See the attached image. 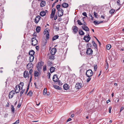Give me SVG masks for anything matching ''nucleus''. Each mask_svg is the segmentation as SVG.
Here are the masks:
<instances>
[{
  "label": "nucleus",
  "mask_w": 124,
  "mask_h": 124,
  "mask_svg": "<svg viewBox=\"0 0 124 124\" xmlns=\"http://www.w3.org/2000/svg\"><path fill=\"white\" fill-rule=\"evenodd\" d=\"M43 70L44 71L46 70V66L45 65L43 67Z\"/></svg>",
  "instance_id": "nucleus-45"
},
{
  "label": "nucleus",
  "mask_w": 124,
  "mask_h": 124,
  "mask_svg": "<svg viewBox=\"0 0 124 124\" xmlns=\"http://www.w3.org/2000/svg\"><path fill=\"white\" fill-rule=\"evenodd\" d=\"M56 11V9L55 8H53L52 11V13L50 15V18H53L54 16L55 12Z\"/></svg>",
  "instance_id": "nucleus-7"
},
{
  "label": "nucleus",
  "mask_w": 124,
  "mask_h": 124,
  "mask_svg": "<svg viewBox=\"0 0 124 124\" xmlns=\"http://www.w3.org/2000/svg\"><path fill=\"white\" fill-rule=\"evenodd\" d=\"M105 68L107 70L108 68V63L106 62V64L105 66Z\"/></svg>",
  "instance_id": "nucleus-41"
},
{
  "label": "nucleus",
  "mask_w": 124,
  "mask_h": 124,
  "mask_svg": "<svg viewBox=\"0 0 124 124\" xmlns=\"http://www.w3.org/2000/svg\"><path fill=\"white\" fill-rule=\"evenodd\" d=\"M27 69H31L33 67V64L31 63H30L28 64L27 65Z\"/></svg>",
  "instance_id": "nucleus-16"
},
{
  "label": "nucleus",
  "mask_w": 124,
  "mask_h": 124,
  "mask_svg": "<svg viewBox=\"0 0 124 124\" xmlns=\"http://www.w3.org/2000/svg\"><path fill=\"white\" fill-rule=\"evenodd\" d=\"M22 91H21V92L20 93V95L21 96H22V94L24 92V91H25L24 89H22Z\"/></svg>",
  "instance_id": "nucleus-38"
},
{
  "label": "nucleus",
  "mask_w": 124,
  "mask_h": 124,
  "mask_svg": "<svg viewBox=\"0 0 124 124\" xmlns=\"http://www.w3.org/2000/svg\"><path fill=\"white\" fill-rule=\"evenodd\" d=\"M21 104L20 103H19L18 104V106H17V107L18 108H19L21 106Z\"/></svg>",
  "instance_id": "nucleus-56"
},
{
  "label": "nucleus",
  "mask_w": 124,
  "mask_h": 124,
  "mask_svg": "<svg viewBox=\"0 0 124 124\" xmlns=\"http://www.w3.org/2000/svg\"><path fill=\"white\" fill-rule=\"evenodd\" d=\"M111 47V46L110 45L108 44L106 46V48L107 50H109Z\"/></svg>",
  "instance_id": "nucleus-31"
},
{
  "label": "nucleus",
  "mask_w": 124,
  "mask_h": 124,
  "mask_svg": "<svg viewBox=\"0 0 124 124\" xmlns=\"http://www.w3.org/2000/svg\"><path fill=\"white\" fill-rule=\"evenodd\" d=\"M115 10L113 9H111L109 12V13L111 14H113L115 12Z\"/></svg>",
  "instance_id": "nucleus-36"
},
{
  "label": "nucleus",
  "mask_w": 124,
  "mask_h": 124,
  "mask_svg": "<svg viewBox=\"0 0 124 124\" xmlns=\"http://www.w3.org/2000/svg\"><path fill=\"white\" fill-rule=\"evenodd\" d=\"M40 16H37L36 17L34 20L35 22L36 23H38L40 20Z\"/></svg>",
  "instance_id": "nucleus-10"
},
{
  "label": "nucleus",
  "mask_w": 124,
  "mask_h": 124,
  "mask_svg": "<svg viewBox=\"0 0 124 124\" xmlns=\"http://www.w3.org/2000/svg\"><path fill=\"white\" fill-rule=\"evenodd\" d=\"M39 75V73L36 71H35L34 74V75L35 77H38Z\"/></svg>",
  "instance_id": "nucleus-30"
},
{
  "label": "nucleus",
  "mask_w": 124,
  "mask_h": 124,
  "mask_svg": "<svg viewBox=\"0 0 124 124\" xmlns=\"http://www.w3.org/2000/svg\"><path fill=\"white\" fill-rule=\"evenodd\" d=\"M47 33L46 34V36L47 39H49V34L48 32L47 31Z\"/></svg>",
  "instance_id": "nucleus-42"
},
{
  "label": "nucleus",
  "mask_w": 124,
  "mask_h": 124,
  "mask_svg": "<svg viewBox=\"0 0 124 124\" xmlns=\"http://www.w3.org/2000/svg\"><path fill=\"white\" fill-rule=\"evenodd\" d=\"M82 28L83 30L86 31H89V29L87 26H82Z\"/></svg>",
  "instance_id": "nucleus-22"
},
{
  "label": "nucleus",
  "mask_w": 124,
  "mask_h": 124,
  "mask_svg": "<svg viewBox=\"0 0 124 124\" xmlns=\"http://www.w3.org/2000/svg\"><path fill=\"white\" fill-rule=\"evenodd\" d=\"M55 3L54 2L53 3L52 6V7H53L55 5Z\"/></svg>",
  "instance_id": "nucleus-64"
},
{
  "label": "nucleus",
  "mask_w": 124,
  "mask_h": 124,
  "mask_svg": "<svg viewBox=\"0 0 124 124\" xmlns=\"http://www.w3.org/2000/svg\"><path fill=\"white\" fill-rule=\"evenodd\" d=\"M53 65V63L52 62H48L47 65L48 66H51Z\"/></svg>",
  "instance_id": "nucleus-33"
},
{
  "label": "nucleus",
  "mask_w": 124,
  "mask_h": 124,
  "mask_svg": "<svg viewBox=\"0 0 124 124\" xmlns=\"http://www.w3.org/2000/svg\"><path fill=\"white\" fill-rule=\"evenodd\" d=\"M94 38L96 39L97 41L100 44V41H99L98 39H97V38L95 37H94Z\"/></svg>",
  "instance_id": "nucleus-59"
},
{
  "label": "nucleus",
  "mask_w": 124,
  "mask_h": 124,
  "mask_svg": "<svg viewBox=\"0 0 124 124\" xmlns=\"http://www.w3.org/2000/svg\"><path fill=\"white\" fill-rule=\"evenodd\" d=\"M54 55H50L49 57V59H54Z\"/></svg>",
  "instance_id": "nucleus-37"
},
{
  "label": "nucleus",
  "mask_w": 124,
  "mask_h": 124,
  "mask_svg": "<svg viewBox=\"0 0 124 124\" xmlns=\"http://www.w3.org/2000/svg\"><path fill=\"white\" fill-rule=\"evenodd\" d=\"M62 7L64 8H67L69 6L68 4L64 2L62 4Z\"/></svg>",
  "instance_id": "nucleus-19"
},
{
  "label": "nucleus",
  "mask_w": 124,
  "mask_h": 124,
  "mask_svg": "<svg viewBox=\"0 0 124 124\" xmlns=\"http://www.w3.org/2000/svg\"><path fill=\"white\" fill-rule=\"evenodd\" d=\"M56 52V49L55 48H53L51 51V53L52 55H54Z\"/></svg>",
  "instance_id": "nucleus-15"
},
{
  "label": "nucleus",
  "mask_w": 124,
  "mask_h": 124,
  "mask_svg": "<svg viewBox=\"0 0 124 124\" xmlns=\"http://www.w3.org/2000/svg\"><path fill=\"white\" fill-rule=\"evenodd\" d=\"M79 33L80 35H84L85 34L83 31L81 30H79Z\"/></svg>",
  "instance_id": "nucleus-26"
},
{
  "label": "nucleus",
  "mask_w": 124,
  "mask_h": 124,
  "mask_svg": "<svg viewBox=\"0 0 124 124\" xmlns=\"http://www.w3.org/2000/svg\"><path fill=\"white\" fill-rule=\"evenodd\" d=\"M63 87L64 89L65 90H67L69 89V85L67 84H65L63 86Z\"/></svg>",
  "instance_id": "nucleus-18"
},
{
  "label": "nucleus",
  "mask_w": 124,
  "mask_h": 124,
  "mask_svg": "<svg viewBox=\"0 0 124 124\" xmlns=\"http://www.w3.org/2000/svg\"><path fill=\"white\" fill-rule=\"evenodd\" d=\"M40 27L39 26H38L36 28V30L37 32H39L40 30Z\"/></svg>",
  "instance_id": "nucleus-28"
},
{
  "label": "nucleus",
  "mask_w": 124,
  "mask_h": 124,
  "mask_svg": "<svg viewBox=\"0 0 124 124\" xmlns=\"http://www.w3.org/2000/svg\"><path fill=\"white\" fill-rule=\"evenodd\" d=\"M34 58V56H30L29 57V60L31 62H32Z\"/></svg>",
  "instance_id": "nucleus-23"
},
{
  "label": "nucleus",
  "mask_w": 124,
  "mask_h": 124,
  "mask_svg": "<svg viewBox=\"0 0 124 124\" xmlns=\"http://www.w3.org/2000/svg\"><path fill=\"white\" fill-rule=\"evenodd\" d=\"M29 53L30 56H33L35 54V52L33 50H31L29 51Z\"/></svg>",
  "instance_id": "nucleus-21"
},
{
  "label": "nucleus",
  "mask_w": 124,
  "mask_h": 124,
  "mask_svg": "<svg viewBox=\"0 0 124 124\" xmlns=\"http://www.w3.org/2000/svg\"><path fill=\"white\" fill-rule=\"evenodd\" d=\"M34 84L35 85V86L36 88H38V87L36 85V82L34 83Z\"/></svg>",
  "instance_id": "nucleus-61"
},
{
  "label": "nucleus",
  "mask_w": 124,
  "mask_h": 124,
  "mask_svg": "<svg viewBox=\"0 0 124 124\" xmlns=\"http://www.w3.org/2000/svg\"><path fill=\"white\" fill-rule=\"evenodd\" d=\"M24 86V84L23 82H21L18 85H17L15 87V92L16 93H18L20 90L22 89Z\"/></svg>",
  "instance_id": "nucleus-1"
},
{
  "label": "nucleus",
  "mask_w": 124,
  "mask_h": 124,
  "mask_svg": "<svg viewBox=\"0 0 124 124\" xmlns=\"http://www.w3.org/2000/svg\"><path fill=\"white\" fill-rule=\"evenodd\" d=\"M120 1L119 0H118L117 1V3L118 5H120Z\"/></svg>",
  "instance_id": "nucleus-53"
},
{
  "label": "nucleus",
  "mask_w": 124,
  "mask_h": 124,
  "mask_svg": "<svg viewBox=\"0 0 124 124\" xmlns=\"http://www.w3.org/2000/svg\"><path fill=\"white\" fill-rule=\"evenodd\" d=\"M87 79V82H89L91 79V78L90 77H88Z\"/></svg>",
  "instance_id": "nucleus-46"
},
{
  "label": "nucleus",
  "mask_w": 124,
  "mask_h": 124,
  "mask_svg": "<svg viewBox=\"0 0 124 124\" xmlns=\"http://www.w3.org/2000/svg\"><path fill=\"white\" fill-rule=\"evenodd\" d=\"M47 92V89L46 88H44L43 91V94L44 95H46V93Z\"/></svg>",
  "instance_id": "nucleus-32"
},
{
  "label": "nucleus",
  "mask_w": 124,
  "mask_h": 124,
  "mask_svg": "<svg viewBox=\"0 0 124 124\" xmlns=\"http://www.w3.org/2000/svg\"><path fill=\"white\" fill-rule=\"evenodd\" d=\"M78 28L75 26H73L72 28V30H73V32L74 34H76L78 31Z\"/></svg>",
  "instance_id": "nucleus-6"
},
{
  "label": "nucleus",
  "mask_w": 124,
  "mask_h": 124,
  "mask_svg": "<svg viewBox=\"0 0 124 124\" xmlns=\"http://www.w3.org/2000/svg\"><path fill=\"white\" fill-rule=\"evenodd\" d=\"M93 72L91 70H87L86 72V75L88 77H90L93 74Z\"/></svg>",
  "instance_id": "nucleus-3"
},
{
  "label": "nucleus",
  "mask_w": 124,
  "mask_h": 124,
  "mask_svg": "<svg viewBox=\"0 0 124 124\" xmlns=\"http://www.w3.org/2000/svg\"><path fill=\"white\" fill-rule=\"evenodd\" d=\"M46 2L44 0L42 1L41 2L40 4V6L41 7H43L45 6Z\"/></svg>",
  "instance_id": "nucleus-20"
},
{
  "label": "nucleus",
  "mask_w": 124,
  "mask_h": 124,
  "mask_svg": "<svg viewBox=\"0 0 124 124\" xmlns=\"http://www.w3.org/2000/svg\"><path fill=\"white\" fill-rule=\"evenodd\" d=\"M93 14L95 17L96 18H98V14L94 12H93Z\"/></svg>",
  "instance_id": "nucleus-40"
},
{
  "label": "nucleus",
  "mask_w": 124,
  "mask_h": 124,
  "mask_svg": "<svg viewBox=\"0 0 124 124\" xmlns=\"http://www.w3.org/2000/svg\"><path fill=\"white\" fill-rule=\"evenodd\" d=\"M112 108V107L110 106L109 108V113H111V110Z\"/></svg>",
  "instance_id": "nucleus-49"
},
{
  "label": "nucleus",
  "mask_w": 124,
  "mask_h": 124,
  "mask_svg": "<svg viewBox=\"0 0 124 124\" xmlns=\"http://www.w3.org/2000/svg\"><path fill=\"white\" fill-rule=\"evenodd\" d=\"M82 14L83 16H86V17H87V14L86 12H84Z\"/></svg>",
  "instance_id": "nucleus-48"
},
{
  "label": "nucleus",
  "mask_w": 124,
  "mask_h": 124,
  "mask_svg": "<svg viewBox=\"0 0 124 124\" xmlns=\"http://www.w3.org/2000/svg\"><path fill=\"white\" fill-rule=\"evenodd\" d=\"M59 36L58 35L54 36L52 38V40L54 41L58 38Z\"/></svg>",
  "instance_id": "nucleus-29"
},
{
  "label": "nucleus",
  "mask_w": 124,
  "mask_h": 124,
  "mask_svg": "<svg viewBox=\"0 0 124 124\" xmlns=\"http://www.w3.org/2000/svg\"><path fill=\"white\" fill-rule=\"evenodd\" d=\"M19 120L16 121V122H15L16 124L18 123H19Z\"/></svg>",
  "instance_id": "nucleus-63"
},
{
  "label": "nucleus",
  "mask_w": 124,
  "mask_h": 124,
  "mask_svg": "<svg viewBox=\"0 0 124 124\" xmlns=\"http://www.w3.org/2000/svg\"><path fill=\"white\" fill-rule=\"evenodd\" d=\"M55 68L54 67H51L50 69V72L51 73H52L54 71Z\"/></svg>",
  "instance_id": "nucleus-24"
},
{
  "label": "nucleus",
  "mask_w": 124,
  "mask_h": 124,
  "mask_svg": "<svg viewBox=\"0 0 124 124\" xmlns=\"http://www.w3.org/2000/svg\"><path fill=\"white\" fill-rule=\"evenodd\" d=\"M93 22L94 24L96 25H98L100 23H103V21H93Z\"/></svg>",
  "instance_id": "nucleus-17"
},
{
  "label": "nucleus",
  "mask_w": 124,
  "mask_h": 124,
  "mask_svg": "<svg viewBox=\"0 0 124 124\" xmlns=\"http://www.w3.org/2000/svg\"><path fill=\"white\" fill-rule=\"evenodd\" d=\"M89 16H90V18L91 17V19L92 20H93V17L92 15L90 14Z\"/></svg>",
  "instance_id": "nucleus-50"
},
{
  "label": "nucleus",
  "mask_w": 124,
  "mask_h": 124,
  "mask_svg": "<svg viewBox=\"0 0 124 124\" xmlns=\"http://www.w3.org/2000/svg\"><path fill=\"white\" fill-rule=\"evenodd\" d=\"M91 38L90 37L89 35L88 34V35L86 36H85L84 39L86 41V42H88L89 41L90 39Z\"/></svg>",
  "instance_id": "nucleus-8"
},
{
  "label": "nucleus",
  "mask_w": 124,
  "mask_h": 124,
  "mask_svg": "<svg viewBox=\"0 0 124 124\" xmlns=\"http://www.w3.org/2000/svg\"><path fill=\"white\" fill-rule=\"evenodd\" d=\"M11 110L12 111L14 112V106L13 105L11 106Z\"/></svg>",
  "instance_id": "nucleus-47"
},
{
  "label": "nucleus",
  "mask_w": 124,
  "mask_h": 124,
  "mask_svg": "<svg viewBox=\"0 0 124 124\" xmlns=\"http://www.w3.org/2000/svg\"><path fill=\"white\" fill-rule=\"evenodd\" d=\"M53 86L54 88L56 89L59 90H61V88L57 85H53Z\"/></svg>",
  "instance_id": "nucleus-27"
},
{
  "label": "nucleus",
  "mask_w": 124,
  "mask_h": 124,
  "mask_svg": "<svg viewBox=\"0 0 124 124\" xmlns=\"http://www.w3.org/2000/svg\"><path fill=\"white\" fill-rule=\"evenodd\" d=\"M43 65V62L42 61L41 62H39L38 63L36 66L38 71H39L40 70L41 67Z\"/></svg>",
  "instance_id": "nucleus-2"
},
{
  "label": "nucleus",
  "mask_w": 124,
  "mask_h": 124,
  "mask_svg": "<svg viewBox=\"0 0 124 124\" xmlns=\"http://www.w3.org/2000/svg\"><path fill=\"white\" fill-rule=\"evenodd\" d=\"M61 6V5H58L56 6V8L58 10H60V9H62L61 8H60Z\"/></svg>",
  "instance_id": "nucleus-35"
},
{
  "label": "nucleus",
  "mask_w": 124,
  "mask_h": 124,
  "mask_svg": "<svg viewBox=\"0 0 124 124\" xmlns=\"http://www.w3.org/2000/svg\"><path fill=\"white\" fill-rule=\"evenodd\" d=\"M32 43L31 44L33 46L36 45L38 43V41L35 38H33L31 39Z\"/></svg>",
  "instance_id": "nucleus-4"
},
{
  "label": "nucleus",
  "mask_w": 124,
  "mask_h": 124,
  "mask_svg": "<svg viewBox=\"0 0 124 124\" xmlns=\"http://www.w3.org/2000/svg\"><path fill=\"white\" fill-rule=\"evenodd\" d=\"M15 94V91H12L10 92L9 95V98H12L14 94Z\"/></svg>",
  "instance_id": "nucleus-12"
},
{
  "label": "nucleus",
  "mask_w": 124,
  "mask_h": 124,
  "mask_svg": "<svg viewBox=\"0 0 124 124\" xmlns=\"http://www.w3.org/2000/svg\"><path fill=\"white\" fill-rule=\"evenodd\" d=\"M29 72L27 71H25L24 73L23 76L25 78H26L27 77L28 78L29 77Z\"/></svg>",
  "instance_id": "nucleus-14"
},
{
  "label": "nucleus",
  "mask_w": 124,
  "mask_h": 124,
  "mask_svg": "<svg viewBox=\"0 0 124 124\" xmlns=\"http://www.w3.org/2000/svg\"><path fill=\"white\" fill-rule=\"evenodd\" d=\"M32 95V92L31 91H30L28 93L27 95H29L30 96H31Z\"/></svg>",
  "instance_id": "nucleus-39"
},
{
  "label": "nucleus",
  "mask_w": 124,
  "mask_h": 124,
  "mask_svg": "<svg viewBox=\"0 0 124 124\" xmlns=\"http://www.w3.org/2000/svg\"><path fill=\"white\" fill-rule=\"evenodd\" d=\"M71 120V119L70 118H69L67 120V122H68L69 121H70Z\"/></svg>",
  "instance_id": "nucleus-57"
},
{
  "label": "nucleus",
  "mask_w": 124,
  "mask_h": 124,
  "mask_svg": "<svg viewBox=\"0 0 124 124\" xmlns=\"http://www.w3.org/2000/svg\"><path fill=\"white\" fill-rule=\"evenodd\" d=\"M9 104L8 102H7V104L6 105L5 107H9Z\"/></svg>",
  "instance_id": "nucleus-54"
},
{
  "label": "nucleus",
  "mask_w": 124,
  "mask_h": 124,
  "mask_svg": "<svg viewBox=\"0 0 124 124\" xmlns=\"http://www.w3.org/2000/svg\"><path fill=\"white\" fill-rule=\"evenodd\" d=\"M93 53V51L91 49L89 48L86 51V53L88 55H91Z\"/></svg>",
  "instance_id": "nucleus-9"
},
{
  "label": "nucleus",
  "mask_w": 124,
  "mask_h": 124,
  "mask_svg": "<svg viewBox=\"0 0 124 124\" xmlns=\"http://www.w3.org/2000/svg\"><path fill=\"white\" fill-rule=\"evenodd\" d=\"M124 109V108H123V107H121V109H120V112H121Z\"/></svg>",
  "instance_id": "nucleus-62"
},
{
  "label": "nucleus",
  "mask_w": 124,
  "mask_h": 124,
  "mask_svg": "<svg viewBox=\"0 0 124 124\" xmlns=\"http://www.w3.org/2000/svg\"><path fill=\"white\" fill-rule=\"evenodd\" d=\"M97 65L96 64H95L94 65V70L95 71H96L97 69Z\"/></svg>",
  "instance_id": "nucleus-44"
},
{
  "label": "nucleus",
  "mask_w": 124,
  "mask_h": 124,
  "mask_svg": "<svg viewBox=\"0 0 124 124\" xmlns=\"http://www.w3.org/2000/svg\"><path fill=\"white\" fill-rule=\"evenodd\" d=\"M92 43L93 44V46L95 47V48H97V46L96 43L94 41H93Z\"/></svg>",
  "instance_id": "nucleus-34"
},
{
  "label": "nucleus",
  "mask_w": 124,
  "mask_h": 124,
  "mask_svg": "<svg viewBox=\"0 0 124 124\" xmlns=\"http://www.w3.org/2000/svg\"><path fill=\"white\" fill-rule=\"evenodd\" d=\"M77 22L78 23V24L80 25H81L83 24L81 22L80 20H78Z\"/></svg>",
  "instance_id": "nucleus-43"
},
{
  "label": "nucleus",
  "mask_w": 124,
  "mask_h": 124,
  "mask_svg": "<svg viewBox=\"0 0 124 124\" xmlns=\"http://www.w3.org/2000/svg\"><path fill=\"white\" fill-rule=\"evenodd\" d=\"M56 76V75H54L53 77V80L55 82H56L58 81V79Z\"/></svg>",
  "instance_id": "nucleus-13"
},
{
  "label": "nucleus",
  "mask_w": 124,
  "mask_h": 124,
  "mask_svg": "<svg viewBox=\"0 0 124 124\" xmlns=\"http://www.w3.org/2000/svg\"><path fill=\"white\" fill-rule=\"evenodd\" d=\"M46 12L44 11H42L40 13V16H44L46 15Z\"/></svg>",
  "instance_id": "nucleus-25"
},
{
  "label": "nucleus",
  "mask_w": 124,
  "mask_h": 124,
  "mask_svg": "<svg viewBox=\"0 0 124 124\" xmlns=\"http://www.w3.org/2000/svg\"><path fill=\"white\" fill-rule=\"evenodd\" d=\"M54 28L57 31H58L59 29L58 27H56L55 28V27H54Z\"/></svg>",
  "instance_id": "nucleus-60"
},
{
  "label": "nucleus",
  "mask_w": 124,
  "mask_h": 124,
  "mask_svg": "<svg viewBox=\"0 0 124 124\" xmlns=\"http://www.w3.org/2000/svg\"><path fill=\"white\" fill-rule=\"evenodd\" d=\"M50 93L49 92H47L46 93V95H45L46 96H49L50 95Z\"/></svg>",
  "instance_id": "nucleus-55"
},
{
  "label": "nucleus",
  "mask_w": 124,
  "mask_h": 124,
  "mask_svg": "<svg viewBox=\"0 0 124 124\" xmlns=\"http://www.w3.org/2000/svg\"><path fill=\"white\" fill-rule=\"evenodd\" d=\"M63 10L62 9H60V10H58V15L59 17H61L63 15Z\"/></svg>",
  "instance_id": "nucleus-5"
},
{
  "label": "nucleus",
  "mask_w": 124,
  "mask_h": 124,
  "mask_svg": "<svg viewBox=\"0 0 124 124\" xmlns=\"http://www.w3.org/2000/svg\"><path fill=\"white\" fill-rule=\"evenodd\" d=\"M32 71H33V70L32 69H31L30 70V71H29V73H30V75H31V73H32Z\"/></svg>",
  "instance_id": "nucleus-52"
},
{
  "label": "nucleus",
  "mask_w": 124,
  "mask_h": 124,
  "mask_svg": "<svg viewBox=\"0 0 124 124\" xmlns=\"http://www.w3.org/2000/svg\"><path fill=\"white\" fill-rule=\"evenodd\" d=\"M57 16L56 15L54 17V20H55L56 19H57Z\"/></svg>",
  "instance_id": "nucleus-58"
},
{
  "label": "nucleus",
  "mask_w": 124,
  "mask_h": 124,
  "mask_svg": "<svg viewBox=\"0 0 124 124\" xmlns=\"http://www.w3.org/2000/svg\"><path fill=\"white\" fill-rule=\"evenodd\" d=\"M58 84L59 85H62V83L61 82L60 80H59L58 81Z\"/></svg>",
  "instance_id": "nucleus-51"
},
{
  "label": "nucleus",
  "mask_w": 124,
  "mask_h": 124,
  "mask_svg": "<svg viewBox=\"0 0 124 124\" xmlns=\"http://www.w3.org/2000/svg\"><path fill=\"white\" fill-rule=\"evenodd\" d=\"M82 87V85L81 83H77L75 85V87L77 89H80Z\"/></svg>",
  "instance_id": "nucleus-11"
}]
</instances>
